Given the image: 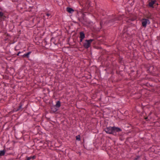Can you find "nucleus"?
Listing matches in <instances>:
<instances>
[{"label":"nucleus","mask_w":160,"mask_h":160,"mask_svg":"<svg viewBox=\"0 0 160 160\" xmlns=\"http://www.w3.org/2000/svg\"><path fill=\"white\" fill-rule=\"evenodd\" d=\"M140 21L141 22L142 26L144 28H146L147 25L149 24L150 23L149 20L145 18H142Z\"/></svg>","instance_id":"1"},{"label":"nucleus","mask_w":160,"mask_h":160,"mask_svg":"<svg viewBox=\"0 0 160 160\" xmlns=\"http://www.w3.org/2000/svg\"><path fill=\"white\" fill-rule=\"evenodd\" d=\"M93 41V39L86 40L83 43V47L86 49H88L90 47L92 42Z\"/></svg>","instance_id":"2"},{"label":"nucleus","mask_w":160,"mask_h":160,"mask_svg":"<svg viewBox=\"0 0 160 160\" xmlns=\"http://www.w3.org/2000/svg\"><path fill=\"white\" fill-rule=\"evenodd\" d=\"M157 0H149L148 1V6L151 8H154V5L156 2H157Z\"/></svg>","instance_id":"3"},{"label":"nucleus","mask_w":160,"mask_h":160,"mask_svg":"<svg viewBox=\"0 0 160 160\" xmlns=\"http://www.w3.org/2000/svg\"><path fill=\"white\" fill-rule=\"evenodd\" d=\"M105 131L107 133L113 134V127H107L105 129Z\"/></svg>","instance_id":"4"},{"label":"nucleus","mask_w":160,"mask_h":160,"mask_svg":"<svg viewBox=\"0 0 160 160\" xmlns=\"http://www.w3.org/2000/svg\"><path fill=\"white\" fill-rule=\"evenodd\" d=\"M122 131L121 129L118 127H113V135H115L116 133Z\"/></svg>","instance_id":"5"},{"label":"nucleus","mask_w":160,"mask_h":160,"mask_svg":"<svg viewBox=\"0 0 160 160\" xmlns=\"http://www.w3.org/2000/svg\"><path fill=\"white\" fill-rule=\"evenodd\" d=\"M122 18V17L121 16L119 17H116L114 19H112L110 20L109 22V23H110V25H112L113 24V22H115L118 20H120Z\"/></svg>","instance_id":"6"},{"label":"nucleus","mask_w":160,"mask_h":160,"mask_svg":"<svg viewBox=\"0 0 160 160\" xmlns=\"http://www.w3.org/2000/svg\"><path fill=\"white\" fill-rule=\"evenodd\" d=\"M144 16V17L148 19H151L152 18V14L149 11H148L147 13L145 14Z\"/></svg>","instance_id":"7"},{"label":"nucleus","mask_w":160,"mask_h":160,"mask_svg":"<svg viewBox=\"0 0 160 160\" xmlns=\"http://www.w3.org/2000/svg\"><path fill=\"white\" fill-rule=\"evenodd\" d=\"M6 18V16L2 12H0V19L1 20H4Z\"/></svg>","instance_id":"8"},{"label":"nucleus","mask_w":160,"mask_h":160,"mask_svg":"<svg viewBox=\"0 0 160 160\" xmlns=\"http://www.w3.org/2000/svg\"><path fill=\"white\" fill-rule=\"evenodd\" d=\"M79 38H82V39H84L85 38V35L83 32H80Z\"/></svg>","instance_id":"9"},{"label":"nucleus","mask_w":160,"mask_h":160,"mask_svg":"<svg viewBox=\"0 0 160 160\" xmlns=\"http://www.w3.org/2000/svg\"><path fill=\"white\" fill-rule=\"evenodd\" d=\"M31 52H29L27 53L23 54L22 57H26L28 58L29 57L30 54L31 53Z\"/></svg>","instance_id":"10"},{"label":"nucleus","mask_w":160,"mask_h":160,"mask_svg":"<svg viewBox=\"0 0 160 160\" xmlns=\"http://www.w3.org/2000/svg\"><path fill=\"white\" fill-rule=\"evenodd\" d=\"M67 10L70 13H72L74 11V10L72 8L69 7L67 8Z\"/></svg>","instance_id":"11"},{"label":"nucleus","mask_w":160,"mask_h":160,"mask_svg":"<svg viewBox=\"0 0 160 160\" xmlns=\"http://www.w3.org/2000/svg\"><path fill=\"white\" fill-rule=\"evenodd\" d=\"M55 106L58 108H59L61 106V102L60 101H58L57 102Z\"/></svg>","instance_id":"12"},{"label":"nucleus","mask_w":160,"mask_h":160,"mask_svg":"<svg viewBox=\"0 0 160 160\" xmlns=\"http://www.w3.org/2000/svg\"><path fill=\"white\" fill-rule=\"evenodd\" d=\"M5 153V150H3L0 151V157L4 155Z\"/></svg>","instance_id":"13"},{"label":"nucleus","mask_w":160,"mask_h":160,"mask_svg":"<svg viewBox=\"0 0 160 160\" xmlns=\"http://www.w3.org/2000/svg\"><path fill=\"white\" fill-rule=\"evenodd\" d=\"M76 139L78 141H80V135H78L76 136Z\"/></svg>","instance_id":"14"},{"label":"nucleus","mask_w":160,"mask_h":160,"mask_svg":"<svg viewBox=\"0 0 160 160\" xmlns=\"http://www.w3.org/2000/svg\"><path fill=\"white\" fill-rule=\"evenodd\" d=\"M134 20H135L134 18H130V19H128V21H127V22H129V21H133Z\"/></svg>","instance_id":"15"},{"label":"nucleus","mask_w":160,"mask_h":160,"mask_svg":"<svg viewBox=\"0 0 160 160\" xmlns=\"http://www.w3.org/2000/svg\"><path fill=\"white\" fill-rule=\"evenodd\" d=\"M22 105H20L19 107H18V108L17 110H20L22 108Z\"/></svg>","instance_id":"16"},{"label":"nucleus","mask_w":160,"mask_h":160,"mask_svg":"<svg viewBox=\"0 0 160 160\" xmlns=\"http://www.w3.org/2000/svg\"><path fill=\"white\" fill-rule=\"evenodd\" d=\"M83 39H82V38H80V42H82Z\"/></svg>","instance_id":"17"},{"label":"nucleus","mask_w":160,"mask_h":160,"mask_svg":"<svg viewBox=\"0 0 160 160\" xmlns=\"http://www.w3.org/2000/svg\"><path fill=\"white\" fill-rule=\"evenodd\" d=\"M46 15L48 16V17H49V16H50L51 15V14L49 13H47L46 14Z\"/></svg>","instance_id":"18"},{"label":"nucleus","mask_w":160,"mask_h":160,"mask_svg":"<svg viewBox=\"0 0 160 160\" xmlns=\"http://www.w3.org/2000/svg\"><path fill=\"white\" fill-rule=\"evenodd\" d=\"M58 110V109L55 108L54 110H53V111L54 112H56V111H57Z\"/></svg>","instance_id":"19"},{"label":"nucleus","mask_w":160,"mask_h":160,"mask_svg":"<svg viewBox=\"0 0 160 160\" xmlns=\"http://www.w3.org/2000/svg\"><path fill=\"white\" fill-rule=\"evenodd\" d=\"M31 158V157H28L27 158V160H30Z\"/></svg>","instance_id":"20"},{"label":"nucleus","mask_w":160,"mask_h":160,"mask_svg":"<svg viewBox=\"0 0 160 160\" xmlns=\"http://www.w3.org/2000/svg\"><path fill=\"white\" fill-rule=\"evenodd\" d=\"M20 53H21V52H19L18 53V54H17V55L18 56H19V54H20Z\"/></svg>","instance_id":"21"},{"label":"nucleus","mask_w":160,"mask_h":160,"mask_svg":"<svg viewBox=\"0 0 160 160\" xmlns=\"http://www.w3.org/2000/svg\"><path fill=\"white\" fill-rule=\"evenodd\" d=\"M155 5H157V6H158L159 4L157 2H156V3H155Z\"/></svg>","instance_id":"22"},{"label":"nucleus","mask_w":160,"mask_h":160,"mask_svg":"<svg viewBox=\"0 0 160 160\" xmlns=\"http://www.w3.org/2000/svg\"><path fill=\"white\" fill-rule=\"evenodd\" d=\"M32 158L33 159H34V156Z\"/></svg>","instance_id":"23"},{"label":"nucleus","mask_w":160,"mask_h":160,"mask_svg":"<svg viewBox=\"0 0 160 160\" xmlns=\"http://www.w3.org/2000/svg\"><path fill=\"white\" fill-rule=\"evenodd\" d=\"M147 118H145V119H147Z\"/></svg>","instance_id":"24"},{"label":"nucleus","mask_w":160,"mask_h":160,"mask_svg":"<svg viewBox=\"0 0 160 160\" xmlns=\"http://www.w3.org/2000/svg\"><path fill=\"white\" fill-rule=\"evenodd\" d=\"M53 108H51L52 109H53Z\"/></svg>","instance_id":"25"},{"label":"nucleus","mask_w":160,"mask_h":160,"mask_svg":"<svg viewBox=\"0 0 160 160\" xmlns=\"http://www.w3.org/2000/svg\"><path fill=\"white\" fill-rule=\"evenodd\" d=\"M100 24L101 25V22H100Z\"/></svg>","instance_id":"26"}]
</instances>
